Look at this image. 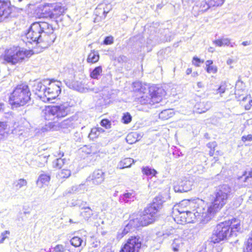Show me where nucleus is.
<instances>
[{"instance_id":"nucleus-47","label":"nucleus","mask_w":252,"mask_h":252,"mask_svg":"<svg viewBox=\"0 0 252 252\" xmlns=\"http://www.w3.org/2000/svg\"><path fill=\"white\" fill-rule=\"evenodd\" d=\"M114 42V38L112 35L105 37L103 41L102 44L104 45H110Z\"/></svg>"},{"instance_id":"nucleus-23","label":"nucleus","mask_w":252,"mask_h":252,"mask_svg":"<svg viewBox=\"0 0 252 252\" xmlns=\"http://www.w3.org/2000/svg\"><path fill=\"white\" fill-rule=\"evenodd\" d=\"M136 194L133 190L125 192L119 197V201L121 203H128L129 201H134L135 199Z\"/></svg>"},{"instance_id":"nucleus-34","label":"nucleus","mask_w":252,"mask_h":252,"mask_svg":"<svg viewBox=\"0 0 252 252\" xmlns=\"http://www.w3.org/2000/svg\"><path fill=\"white\" fill-rule=\"evenodd\" d=\"M128 223L129 225H130V227L133 228L144 226L142 221V220L140 219V216L136 218L130 219Z\"/></svg>"},{"instance_id":"nucleus-40","label":"nucleus","mask_w":252,"mask_h":252,"mask_svg":"<svg viewBox=\"0 0 252 252\" xmlns=\"http://www.w3.org/2000/svg\"><path fill=\"white\" fill-rule=\"evenodd\" d=\"M71 175V171L68 169H63L58 173L59 178H67Z\"/></svg>"},{"instance_id":"nucleus-9","label":"nucleus","mask_w":252,"mask_h":252,"mask_svg":"<svg viewBox=\"0 0 252 252\" xmlns=\"http://www.w3.org/2000/svg\"><path fill=\"white\" fill-rule=\"evenodd\" d=\"M46 22L44 21L33 23L26 34L27 42L39 44L43 29L46 28Z\"/></svg>"},{"instance_id":"nucleus-5","label":"nucleus","mask_w":252,"mask_h":252,"mask_svg":"<svg viewBox=\"0 0 252 252\" xmlns=\"http://www.w3.org/2000/svg\"><path fill=\"white\" fill-rule=\"evenodd\" d=\"M31 92L28 85H18L11 93L9 101L13 107L24 106L31 99Z\"/></svg>"},{"instance_id":"nucleus-60","label":"nucleus","mask_w":252,"mask_h":252,"mask_svg":"<svg viewBox=\"0 0 252 252\" xmlns=\"http://www.w3.org/2000/svg\"><path fill=\"white\" fill-rule=\"evenodd\" d=\"M250 44V41H243V42L242 43V44L243 46H247V45H249Z\"/></svg>"},{"instance_id":"nucleus-56","label":"nucleus","mask_w":252,"mask_h":252,"mask_svg":"<svg viewBox=\"0 0 252 252\" xmlns=\"http://www.w3.org/2000/svg\"><path fill=\"white\" fill-rule=\"evenodd\" d=\"M193 61L195 62L196 63H200L201 62L200 59L197 57H194L193 59ZM203 61H202L203 62Z\"/></svg>"},{"instance_id":"nucleus-13","label":"nucleus","mask_w":252,"mask_h":252,"mask_svg":"<svg viewBox=\"0 0 252 252\" xmlns=\"http://www.w3.org/2000/svg\"><path fill=\"white\" fill-rule=\"evenodd\" d=\"M141 247V241L139 237H131L125 244L120 252H138Z\"/></svg>"},{"instance_id":"nucleus-28","label":"nucleus","mask_w":252,"mask_h":252,"mask_svg":"<svg viewBox=\"0 0 252 252\" xmlns=\"http://www.w3.org/2000/svg\"><path fill=\"white\" fill-rule=\"evenodd\" d=\"M211 103L210 102H200L195 105V107L197 109V112L202 113L206 112L211 107Z\"/></svg>"},{"instance_id":"nucleus-43","label":"nucleus","mask_w":252,"mask_h":252,"mask_svg":"<svg viewBox=\"0 0 252 252\" xmlns=\"http://www.w3.org/2000/svg\"><path fill=\"white\" fill-rule=\"evenodd\" d=\"M70 70L71 71V76L70 77V79H69L67 81H66V84L69 88H78V85L77 84H76V86H74V84H73V82L72 81V79H73V70L72 69H70Z\"/></svg>"},{"instance_id":"nucleus-24","label":"nucleus","mask_w":252,"mask_h":252,"mask_svg":"<svg viewBox=\"0 0 252 252\" xmlns=\"http://www.w3.org/2000/svg\"><path fill=\"white\" fill-rule=\"evenodd\" d=\"M51 179L50 175L46 173L41 174L36 181L37 186L41 188L44 185H48Z\"/></svg>"},{"instance_id":"nucleus-58","label":"nucleus","mask_w":252,"mask_h":252,"mask_svg":"<svg viewBox=\"0 0 252 252\" xmlns=\"http://www.w3.org/2000/svg\"><path fill=\"white\" fill-rule=\"evenodd\" d=\"M172 235H173V234L172 233L170 232L169 233H164L163 234V236L164 238H166L167 236H170Z\"/></svg>"},{"instance_id":"nucleus-51","label":"nucleus","mask_w":252,"mask_h":252,"mask_svg":"<svg viewBox=\"0 0 252 252\" xmlns=\"http://www.w3.org/2000/svg\"><path fill=\"white\" fill-rule=\"evenodd\" d=\"M242 141L244 142L246 141H252V135L249 134L248 135H244L242 137Z\"/></svg>"},{"instance_id":"nucleus-15","label":"nucleus","mask_w":252,"mask_h":252,"mask_svg":"<svg viewBox=\"0 0 252 252\" xmlns=\"http://www.w3.org/2000/svg\"><path fill=\"white\" fill-rule=\"evenodd\" d=\"M105 172L102 170H94L87 178V182H92L94 185L101 184L105 180Z\"/></svg>"},{"instance_id":"nucleus-19","label":"nucleus","mask_w":252,"mask_h":252,"mask_svg":"<svg viewBox=\"0 0 252 252\" xmlns=\"http://www.w3.org/2000/svg\"><path fill=\"white\" fill-rule=\"evenodd\" d=\"M187 244L188 242L183 238H175L172 244V250L174 252L182 251L185 248V246Z\"/></svg>"},{"instance_id":"nucleus-31","label":"nucleus","mask_w":252,"mask_h":252,"mask_svg":"<svg viewBox=\"0 0 252 252\" xmlns=\"http://www.w3.org/2000/svg\"><path fill=\"white\" fill-rule=\"evenodd\" d=\"M99 55L97 51L92 50L89 54L87 58V62L89 63H95L99 61Z\"/></svg>"},{"instance_id":"nucleus-8","label":"nucleus","mask_w":252,"mask_h":252,"mask_svg":"<svg viewBox=\"0 0 252 252\" xmlns=\"http://www.w3.org/2000/svg\"><path fill=\"white\" fill-rule=\"evenodd\" d=\"M163 90L155 86L149 88L146 93H142L137 97V101L142 105H153L159 102L162 99L161 94Z\"/></svg>"},{"instance_id":"nucleus-12","label":"nucleus","mask_w":252,"mask_h":252,"mask_svg":"<svg viewBox=\"0 0 252 252\" xmlns=\"http://www.w3.org/2000/svg\"><path fill=\"white\" fill-rule=\"evenodd\" d=\"M193 184V179L192 177H184L174 185V189L176 192H187L192 189Z\"/></svg>"},{"instance_id":"nucleus-52","label":"nucleus","mask_w":252,"mask_h":252,"mask_svg":"<svg viewBox=\"0 0 252 252\" xmlns=\"http://www.w3.org/2000/svg\"><path fill=\"white\" fill-rule=\"evenodd\" d=\"M132 227H130V225H129V223H128L125 226V227L124 228L123 232H122V234L123 235H126V234L130 230V229H131Z\"/></svg>"},{"instance_id":"nucleus-26","label":"nucleus","mask_w":252,"mask_h":252,"mask_svg":"<svg viewBox=\"0 0 252 252\" xmlns=\"http://www.w3.org/2000/svg\"><path fill=\"white\" fill-rule=\"evenodd\" d=\"M225 1V0H205V4L203 7L207 10L212 7H217L221 5Z\"/></svg>"},{"instance_id":"nucleus-4","label":"nucleus","mask_w":252,"mask_h":252,"mask_svg":"<svg viewBox=\"0 0 252 252\" xmlns=\"http://www.w3.org/2000/svg\"><path fill=\"white\" fill-rule=\"evenodd\" d=\"M66 9L61 3H46L40 9V17L55 20L58 23L62 21Z\"/></svg>"},{"instance_id":"nucleus-46","label":"nucleus","mask_w":252,"mask_h":252,"mask_svg":"<svg viewBox=\"0 0 252 252\" xmlns=\"http://www.w3.org/2000/svg\"><path fill=\"white\" fill-rule=\"evenodd\" d=\"M99 132L97 131L95 127L92 128L90 133H89V137L90 139H94L97 138L99 136Z\"/></svg>"},{"instance_id":"nucleus-17","label":"nucleus","mask_w":252,"mask_h":252,"mask_svg":"<svg viewBox=\"0 0 252 252\" xmlns=\"http://www.w3.org/2000/svg\"><path fill=\"white\" fill-rule=\"evenodd\" d=\"M10 2L4 0H0V22L2 19L7 18L12 13Z\"/></svg>"},{"instance_id":"nucleus-6","label":"nucleus","mask_w":252,"mask_h":252,"mask_svg":"<svg viewBox=\"0 0 252 252\" xmlns=\"http://www.w3.org/2000/svg\"><path fill=\"white\" fill-rule=\"evenodd\" d=\"M163 200L160 196L155 197L153 203L147 206L140 216V219L144 226L153 223L157 217V213L160 208Z\"/></svg>"},{"instance_id":"nucleus-62","label":"nucleus","mask_w":252,"mask_h":252,"mask_svg":"<svg viewBox=\"0 0 252 252\" xmlns=\"http://www.w3.org/2000/svg\"><path fill=\"white\" fill-rule=\"evenodd\" d=\"M214 154V149H210L209 151V155L210 156H213Z\"/></svg>"},{"instance_id":"nucleus-53","label":"nucleus","mask_w":252,"mask_h":252,"mask_svg":"<svg viewBox=\"0 0 252 252\" xmlns=\"http://www.w3.org/2000/svg\"><path fill=\"white\" fill-rule=\"evenodd\" d=\"M83 186L82 185H80L78 186H73L71 188V191H70L71 193H75L79 191V189Z\"/></svg>"},{"instance_id":"nucleus-30","label":"nucleus","mask_w":252,"mask_h":252,"mask_svg":"<svg viewBox=\"0 0 252 252\" xmlns=\"http://www.w3.org/2000/svg\"><path fill=\"white\" fill-rule=\"evenodd\" d=\"M110 8L108 7V5L107 4H105L104 5H101L99 7H97L96 9V13L97 15H100L102 13V16L103 18H105L106 17L107 13L109 12Z\"/></svg>"},{"instance_id":"nucleus-54","label":"nucleus","mask_w":252,"mask_h":252,"mask_svg":"<svg viewBox=\"0 0 252 252\" xmlns=\"http://www.w3.org/2000/svg\"><path fill=\"white\" fill-rule=\"evenodd\" d=\"M216 145H216V142H214L209 143L207 144V147L209 148H210V149H212V148L214 149L215 147L216 146Z\"/></svg>"},{"instance_id":"nucleus-35","label":"nucleus","mask_w":252,"mask_h":252,"mask_svg":"<svg viewBox=\"0 0 252 252\" xmlns=\"http://www.w3.org/2000/svg\"><path fill=\"white\" fill-rule=\"evenodd\" d=\"M134 162V159L131 158H125L121 161L119 165L120 168L129 167Z\"/></svg>"},{"instance_id":"nucleus-39","label":"nucleus","mask_w":252,"mask_h":252,"mask_svg":"<svg viewBox=\"0 0 252 252\" xmlns=\"http://www.w3.org/2000/svg\"><path fill=\"white\" fill-rule=\"evenodd\" d=\"M102 72V68L101 66L95 67L91 73L90 76L92 78L97 79L98 76Z\"/></svg>"},{"instance_id":"nucleus-45","label":"nucleus","mask_w":252,"mask_h":252,"mask_svg":"<svg viewBox=\"0 0 252 252\" xmlns=\"http://www.w3.org/2000/svg\"><path fill=\"white\" fill-rule=\"evenodd\" d=\"M134 135H136L135 133H131L128 134L126 137V140L127 143L129 144H132L137 141V140L134 137Z\"/></svg>"},{"instance_id":"nucleus-37","label":"nucleus","mask_w":252,"mask_h":252,"mask_svg":"<svg viewBox=\"0 0 252 252\" xmlns=\"http://www.w3.org/2000/svg\"><path fill=\"white\" fill-rule=\"evenodd\" d=\"M82 209H84V211L81 212L80 215L85 220H88L93 215V211L90 207H82Z\"/></svg>"},{"instance_id":"nucleus-38","label":"nucleus","mask_w":252,"mask_h":252,"mask_svg":"<svg viewBox=\"0 0 252 252\" xmlns=\"http://www.w3.org/2000/svg\"><path fill=\"white\" fill-rule=\"evenodd\" d=\"M214 43L219 47H220L222 45H228L230 43V40L226 38V39H218L214 41Z\"/></svg>"},{"instance_id":"nucleus-10","label":"nucleus","mask_w":252,"mask_h":252,"mask_svg":"<svg viewBox=\"0 0 252 252\" xmlns=\"http://www.w3.org/2000/svg\"><path fill=\"white\" fill-rule=\"evenodd\" d=\"M230 236H233L230 228L225 221L222 222L216 226L211 237V242L218 243Z\"/></svg>"},{"instance_id":"nucleus-32","label":"nucleus","mask_w":252,"mask_h":252,"mask_svg":"<svg viewBox=\"0 0 252 252\" xmlns=\"http://www.w3.org/2000/svg\"><path fill=\"white\" fill-rule=\"evenodd\" d=\"M174 113L172 109H165L162 111L159 114V118L163 120H167L172 117Z\"/></svg>"},{"instance_id":"nucleus-59","label":"nucleus","mask_w":252,"mask_h":252,"mask_svg":"<svg viewBox=\"0 0 252 252\" xmlns=\"http://www.w3.org/2000/svg\"><path fill=\"white\" fill-rule=\"evenodd\" d=\"M9 234V231H4L3 232H2L1 233V235L2 237H6V236H5V234Z\"/></svg>"},{"instance_id":"nucleus-7","label":"nucleus","mask_w":252,"mask_h":252,"mask_svg":"<svg viewBox=\"0 0 252 252\" xmlns=\"http://www.w3.org/2000/svg\"><path fill=\"white\" fill-rule=\"evenodd\" d=\"M33 54L31 50H20L16 47H12L5 50L3 59L9 63H17L26 61Z\"/></svg>"},{"instance_id":"nucleus-48","label":"nucleus","mask_w":252,"mask_h":252,"mask_svg":"<svg viewBox=\"0 0 252 252\" xmlns=\"http://www.w3.org/2000/svg\"><path fill=\"white\" fill-rule=\"evenodd\" d=\"M101 126L105 127L106 128H110L111 127V122L107 119H103L100 123Z\"/></svg>"},{"instance_id":"nucleus-41","label":"nucleus","mask_w":252,"mask_h":252,"mask_svg":"<svg viewBox=\"0 0 252 252\" xmlns=\"http://www.w3.org/2000/svg\"><path fill=\"white\" fill-rule=\"evenodd\" d=\"M64 163V159L57 158L53 162V166L54 168H61Z\"/></svg>"},{"instance_id":"nucleus-27","label":"nucleus","mask_w":252,"mask_h":252,"mask_svg":"<svg viewBox=\"0 0 252 252\" xmlns=\"http://www.w3.org/2000/svg\"><path fill=\"white\" fill-rule=\"evenodd\" d=\"M28 124H25V122L22 123V124L19 125L17 127H15L12 130V133L18 136H25L26 133L27 132L28 128H26V125Z\"/></svg>"},{"instance_id":"nucleus-64","label":"nucleus","mask_w":252,"mask_h":252,"mask_svg":"<svg viewBox=\"0 0 252 252\" xmlns=\"http://www.w3.org/2000/svg\"><path fill=\"white\" fill-rule=\"evenodd\" d=\"M248 17L250 19L252 20V10L249 13Z\"/></svg>"},{"instance_id":"nucleus-61","label":"nucleus","mask_w":252,"mask_h":252,"mask_svg":"<svg viewBox=\"0 0 252 252\" xmlns=\"http://www.w3.org/2000/svg\"><path fill=\"white\" fill-rule=\"evenodd\" d=\"M197 85L199 88H202L203 87V84L201 82H198L197 84Z\"/></svg>"},{"instance_id":"nucleus-22","label":"nucleus","mask_w":252,"mask_h":252,"mask_svg":"<svg viewBox=\"0 0 252 252\" xmlns=\"http://www.w3.org/2000/svg\"><path fill=\"white\" fill-rule=\"evenodd\" d=\"M150 87L148 85L143 84L139 81L133 83V91L139 94H142V93H146Z\"/></svg>"},{"instance_id":"nucleus-36","label":"nucleus","mask_w":252,"mask_h":252,"mask_svg":"<svg viewBox=\"0 0 252 252\" xmlns=\"http://www.w3.org/2000/svg\"><path fill=\"white\" fill-rule=\"evenodd\" d=\"M142 173L147 176H154L157 173V171L148 166L143 167L142 168Z\"/></svg>"},{"instance_id":"nucleus-20","label":"nucleus","mask_w":252,"mask_h":252,"mask_svg":"<svg viewBox=\"0 0 252 252\" xmlns=\"http://www.w3.org/2000/svg\"><path fill=\"white\" fill-rule=\"evenodd\" d=\"M252 178V169L249 171H245L242 176L238 178V184L240 188L246 187L248 185L247 182Z\"/></svg>"},{"instance_id":"nucleus-55","label":"nucleus","mask_w":252,"mask_h":252,"mask_svg":"<svg viewBox=\"0 0 252 252\" xmlns=\"http://www.w3.org/2000/svg\"><path fill=\"white\" fill-rule=\"evenodd\" d=\"M5 108V105L3 103H0V112L4 111Z\"/></svg>"},{"instance_id":"nucleus-21","label":"nucleus","mask_w":252,"mask_h":252,"mask_svg":"<svg viewBox=\"0 0 252 252\" xmlns=\"http://www.w3.org/2000/svg\"><path fill=\"white\" fill-rule=\"evenodd\" d=\"M191 203L189 200H185L181 201L179 204L176 205L173 208V214L177 213H181L188 211V207Z\"/></svg>"},{"instance_id":"nucleus-16","label":"nucleus","mask_w":252,"mask_h":252,"mask_svg":"<svg viewBox=\"0 0 252 252\" xmlns=\"http://www.w3.org/2000/svg\"><path fill=\"white\" fill-rule=\"evenodd\" d=\"M72 247H69L68 251L69 252H81L86 246V242L78 237H73L70 240Z\"/></svg>"},{"instance_id":"nucleus-18","label":"nucleus","mask_w":252,"mask_h":252,"mask_svg":"<svg viewBox=\"0 0 252 252\" xmlns=\"http://www.w3.org/2000/svg\"><path fill=\"white\" fill-rule=\"evenodd\" d=\"M225 221L230 228V231L232 232V236H236V232L240 231L241 229L240 220L236 218H233L231 220Z\"/></svg>"},{"instance_id":"nucleus-50","label":"nucleus","mask_w":252,"mask_h":252,"mask_svg":"<svg viewBox=\"0 0 252 252\" xmlns=\"http://www.w3.org/2000/svg\"><path fill=\"white\" fill-rule=\"evenodd\" d=\"M54 251L55 252H64L65 251L64 246L62 245H57L54 248Z\"/></svg>"},{"instance_id":"nucleus-11","label":"nucleus","mask_w":252,"mask_h":252,"mask_svg":"<svg viewBox=\"0 0 252 252\" xmlns=\"http://www.w3.org/2000/svg\"><path fill=\"white\" fill-rule=\"evenodd\" d=\"M46 28L43 30L39 44L43 48H46L52 45L56 38V35L54 32L55 29L53 26L46 22Z\"/></svg>"},{"instance_id":"nucleus-1","label":"nucleus","mask_w":252,"mask_h":252,"mask_svg":"<svg viewBox=\"0 0 252 252\" xmlns=\"http://www.w3.org/2000/svg\"><path fill=\"white\" fill-rule=\"evenodd\" d=\"M70 107L67 103L46 106L42 111L43 116L49 123L50 126L55 130L74 128L79 126L80 120L77 115H74L61 122L58 120L65 117L69 112Z\"/></svg>"},{"instance_id":"nucleus-29","label":"nucleus","mask_w":252,"mask_h":252,"mask_svg":"<svg viewBox=\"0 0 252 252\" xmlns=\"http://www.w3.org/2000/svg\"><path fill=\"white\" fill-rule=\"evenodd\" d=\"M7 124L5 122H0V141L3 140L8 136Z\"/></svg>"},{"instance_id":"nucleus-57","label":"nucleus","mask_w":252,"mask_h":252,"mask_svg":"<svg viewBox=\"0 0 252 252\" xmlns=\"http://www.w3.org/2000/svg\"><path fill=\"white\" fill-rule=\"evenodd\" d=\"M97 130V131L99 132V134H100L101 133H102L104 131V130L101 128V127H95Z\"/></svg>"},{"instance_id":"nucleus-49","label":"nucleus","mask_w":252,"mask_h":252,"mask_svg":"<svg viewBox=\"0 0 252 252\" xmlns=\"http://www.w3.org/2000/svg\"><path fill=\"white\" fill-rule=\"evenodd\" d=\"M226 86L225 83L221 84L217 90L218 93H219L220 94L224 93L226 90Z\"/></svg>"},{"instance_id":"nucleus-44","label":"nucleus","mask_w":252,"mask_h":252,"mask_svg":"<svg viewBox=\"0 0 252 252\" xmlns=\"http://www.w3.org/2000/svg\"><path fill=\"white\" fill-rule=\"evenodd\" d=\"M206 70L208 73H215L217 71V67L214 64H207Z\"/></svg>"},{"instance_id":"nucleus-2","label":"nucleus","mask_w":252,"mask_h":252,"mask_svg":"<svg viewBox=\"0 0 252 252\" xmlns=\"http://www.w3.org/2000/svg\"><path fill=\"white\" fill-rule=\"evenodd\" d=\"M232 189L227 185H222L217 188L214 192L213 201L208 207L207 212H205L210 216V219L214 214L219 211L227 203L232 194Z\"/></svg>"},{"instance_id":"nucleus-25","label":"nucleus","mask_w":252,"mask_h":252,"mask_svg":"<svg viewBox=\"0 0 252 252\" xmlns=\"http://www.w3.org/2000/svg\"><path fill=\"white\" fill-rule=\"evenodd\" d=\"M34 91L40 98L43 99L44 92L46 91L47 88L41 82H35L33 85Z\"/></svg>"},{"instance_id":"nucleus-3","label":"nucleus","mask_w":252,"mask_h":252,"mask_svg":"<svg viewBox=\"0 0 252 252\" xmlns=\"http://www.w3.org/2000/svg\"><path fill=\"white\" fill-rule=\"evenodd\" d=\"M204 210L198 208L195 212L193 210V212L188 211L187 212L177 213L173 214L175 216L174 219L178 223L181 224L193 223L195 220H198L202 223H206L210 220V216L207 213L201 212Z\"/></svg>"},{"instance_id":"nucleus-63","label":"nucleus","mask_w":252,"mask_h":252,"mask_svg":"<svg viewBox=\"0 0 252 252\" xmlns=\"http://www.w3.org/2000/svg\"><path fill=\"white\" fill-rule=\"evenodd\" d=\"M191 72V69L190 68H188L186 70L187 74L189 75Z\"/></svg>"},{"instance_id":"nucleus-42","label":"nucleus","mask_w":252,"mask_h":252,"mask_svg":"<svg viewBox=\"0 0 252 252\" xmlns=\"http://www.w3.org/2000/svg\"><path fill=\"white\" fill-rule=\"evenodd\" d=\"M132 117L130 114L126 112L124 113L122 119V121L123 123L127 124L129 123L131 121Z\"/></svg>"},{"instance_id":"nucleus-33","label":"nucleus","mask_w":252,"mask_h":252,"mask_svg":"<svg viewBox=\"0 0 252 252\" xmlns=\"http://www.w3.org/2000/svg\"><path fill=\"white\" fill-rule=\"evenodd\" d=\"M15 189L17 190L27 185V181L24 179H20L15 181L13 184Z\"/></svg>"},{"instance_id":"nucleus-14","label":"nucleus","mask_w":252,"mask_h":252,"mask_svg":"<svg viewBox=\"0 0 252 252\" xmlns=\"http://www.w3.org/2000/svg\"><path fill=\"white\" fill-rule=\"evenodd\" d=\"M60 82H57V84H55L54 82L50 83V87L47 88L46 91L44 92L42 100L45 101V99H46L47 101H50L57 97L61 91L60 87Z\"/></svg>"}]
</instances>
